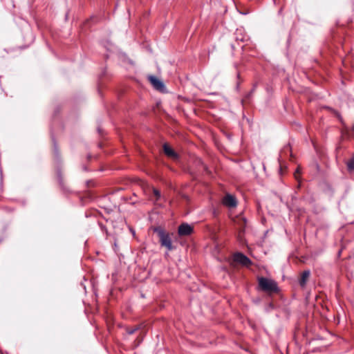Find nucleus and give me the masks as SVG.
Here are the masks:
<instances>
[{
  "label": "nucleus",
  "instance_id": "f257e3e1",
  "mask_svg": "<svg viewBox=\"0 0 354 354\" xmlns=\"http://www.w3.org/2000/svg\"><path fill=\"white\" fill-rule=\"evenodd\" d=\"M259 288L261 290L268 294L277 293L279 292L278 285L276 281L266 277H259L258 279Z\"/></svg>",
  "mask_w": 354,
  "mask_h": 354
},
{
  "label": "nucleus",
  "instance_id": "f03ea898",
  "mask_svg": "<svg viewBox=\"0 0 354 354\" xmlns=\"http://www.w3.org/2000/svg\"><path fill=\"white\" fill-rule=\"evenodd\" d=\"M154 231L158 234L162 246L165 247L168 250H172L174 248L169 233L167 232L161 227H156L154 229Z\"/></svg>",
  "mask_w": 354,
  "mask_h": 354
},
{
  "label": "nucleus",
  "instance_id": "7ed1b4c3",
  "mask_svg": "<svg viewBox=\"0 0 354 354\" xmlns=\"http://www.w3.org/2000/svg\"><path fill=\"white\" fill-rule=\"evenodd\" d=\"M238 203L239 201L235 194L225 192L223 195V205L225 206L228 209H232L236 208Z\"/></svg>",
  "mask_w": 354,
  "mask_h": 354
},
{
  "label": "nucleus",
  "instance_id": "20e7f679",
  "mask_svg": "<svg viewBox=\"0 0 354 354\" xmlns=\"http://www.w3.org/2000/svg\"><path fill=\"white\" fill-rule=\"evenodd\" d=\"M232 260L234 263H239L245 267H249L252 265L251 260L245 254L240 252L234 254Z\"/></svg>",
  "mask_w": 354,
  "mask_h": 354
},
{
  "label": "nucleus",
  "instance_id": "39448f33",
  "mask_svg": "<svg viewBox=\"0 0 354 354\" xmlns=\"http://www.w3.org/2000/svg\"><path fill=\"white\" fill-rule=\"evenodd\" d=\"M232 221L239 230V233H243L246 226V219L240 215L233 218Z\"/></svg>",
  "mask_w": 354,
  "mask_h": 354
},
{
  "label": "nucleus",
  "instance_id": "423d86ee",
  "mask_svg": "<svg viewBox=\"0 0 354 354\" xmlns=\"http://www.w3.org/2000/svg\"><path fill=\"white\" fill-rule=\"evenodd\" d=\"M192 232L193 227L187 223H183L178 227V234L180 236H187L191 234Z\"/></svg>",
  "mask_w": 354,
  "mask_h": 354
},
{
  "label": "nucleus",
  "instance_id": "0eeeda50",
  "mask_svg": "<svg viewBox=\"0 0 354 354\" xmlns=\"http://www.w3.org/2000/svg\"><path fill=\"white\" fill-rule=\"evenodd\" d=\"M149 80L156 89L160 91H163L165 90V86L163 83L157 77L154 76H149Z\"/></svg>",
  "mask_w": 354,
  "mask_h": 354
},
{
  "label": "nucleus",
  "instance_id": "6e6552de",
  "mask_svg": "<svg viewBox=\"0 0 354 354\" xmlns=\"http://www.w3.org/2000/svg\"><path fill=\"white\" fill-rule=\"evenodd\" d=\"M163 150L165 153L170 158L173 160H177L178 158V153L167 144H165L163 146Z\"/></svg>",
  "mask_w": 354,
  "mask_h": 354
},
{
  "label": "nucleus",
  "instance_id": "1a4fd4ad",
  "mask_svg": "<svg viewBox=\"0 0 354 354\" xmlns=\"http://www.w3.org/2000/svg\"><path fill=\"white\" fill-rule=\"evenodd\" d=\"M310 272L309 270H304L301 274V277L299 279V284L301 287H304L306 284V282L308 281L309 277H310Z\"/></svg>",
  "mask_w": 354,
  "mask_h": 354
},
{
  "label": "nucleus",
  "instance_id": "9d476101",
  "mask_svg": "<svg viewBox=\"0 0 354 354\" xmlns=\"http://www.w3.org/2000/svg\"><path fill=\"white\" fill-rule=\"evenodd\" d=\"M348 169L354 171V156L347 162Z\"/></svg>",
  "mask_w": 354,
  "mask_h": 354
},
{
  "label": "nucleus",
  "instance_id": "9b49d317",
  "mask_svg": "<svg viewBox=\"0 0 354 354\" xmlns=\"http://www.w3.org/2000/svg\"><path fill=\"white\" fill-rule=\"evenodd\" d=\"M152 191H153V195L155 196L156 200H158L160 197V192L158 189H154V188H152Z\"/></svg>",
  "mask_w": 354,
  "mask_h": 354
},
{
  "label": "nucleus",
  "instance_id": "f8f14e48",
  "mask_svg": "<svg viewBox=\"0 0 354 354\" xmlns=\"http://www.w3.org/2000/svg\"><path fill=\"white\" fill-rule=\"evenodd\" d=\"M300 174H301L300 167H298L297 168V169H296L295 172V174H294V175H295V178H296V179H298L299 176L300 175Z\"/></svg>",
  "mask_w": 354,
  "mask_h": 354
},
{
  "label": "nucleus",
  "instance_id": "ddd939ff",
  "mask_svg": "<svg viewBox=\"0 0 354 354\" xmlns=\"http://www.w3.org/2000/svg\"><path fill=\"white\" fill-rule=\"evenodd\" d=\"M353 130L354 131V125L353 126Z\"/></svg>",
  "mask_w": 354,
  "mask_h": 354
}]
</instances>
